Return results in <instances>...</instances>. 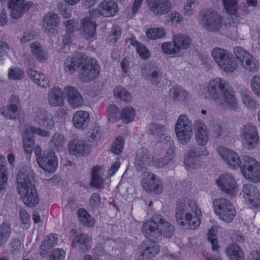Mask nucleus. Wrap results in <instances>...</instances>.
I'll use <instances>...</instances> for the list:
<instances>
[{
	"instance_id": "38",
	"label": "nucleus",
	"mask_w": 260,
	"mask_h": 260,
	"mask_svg": "<svg viewBox=\"0 0 260 260\" xmlns=\"http://www.w3.org/2000/svg\"><path fill=\"white\" fill-rule=\"evenodd\" d=\"M170 96L175 102L185 101L188 97L186 90L180 87L173 86L169 90Z\"/></svg>"
},
{
	"instance_id": "6",
	"label": "nucleus",
	"mask_w": 260,
	"mask_h": 260,
	"mask_svg": "<svg viewBox=\"0 0 260 260\" xmlns=\"http://www.w3.org/2000/svg\"><path fill=\"white\" fill-rule=\"evenodd\" d=\"M192 123L185 114L180 115L175 125V132L178 141L182 145L187 144L193 136Z\"/></svg>"
},
{
	"instance_id": "7",
	"label": "nucleus",
	"mask_w": 260,
	"mask_h": 260,
	"mask_svg": "<svg viewBox=\"0 0 260 260\" xmlns=\"http://www.w3.org/2000/svg\"><path fill=\"white\" fill-rule=\"evenodd\" d=\"M241 172L245 178L252 182L260 181V162L253 157L243 155Z\"/></svg>"
},
{
	"instance_id": "14",
	"label": "nucleus",
	"mask_w": 260,
	"mask_h": 260,
	"mask_svg": "<svg viewBox=\"0 0 260 260\" xmlns=\"http://www.w3.org/2000/svg\"><path fill=\"white\" fill-rule=\"evenodd\" d=\"M145 178L142 182V186L147 192H153L156 194L162 193L164 189L162 183L160 179L155 175L146 172Z\"/></svg>"
},
{
	"instance_id": "37",
	"label": "nucleus",
	"mask_w": 260,
	"mask_h": 260,
	"mask_svg": "<svg viewBox=\"0 0 260 260\" xmlns=\"http://www.w3.org/2000/svg\"><path fill=\"white\" fill-rule=\"evenodd\" d=\"M31 51L35 57L40 61H45L48 59V53L41 44L37 42L30 44Z\"/></svg>"
},
{
	"instance_id": "29",
	"label": "nucleus",
	"mask_w": 260,
	"mask_h": 260,
	"mask_svg": "<svg viewBox=\"0 0 260 260\" xmlns=\"http://www.w3.org/2000/svg\"><path fill=\"white\" fill-rule=\"evenodd\" d=\"M59 18L57 14L48 13L44 18L43 27L48 35L54 34L57 31L59 23Z\"/></svg>"
},
{
	"instance_id": "58",
	"label": "nucleus",
	"mask_w": 260,
	"mask_h": 260,
	"mask_svg": "<svg viewBox=\"0 0 260 260\" xmlns=\"http://www.w3.org/2000/svg\"><path fill=\"white\" fill-rule=\"evenodd\" d=\"M64 67L66 72L72 74L76 71L78 66L73 57H68L64 61Z\"/></svg>"
},
{
	"instance_id": "12",
	"label": "nucleus",
	"mask_w": 260,
	"mask_h": 260,
	"mask_svg": "<svg viewBox=\"0 0 260 260\" xmlns=\"http://www.w3.org/2000/svg\"><path fill=\"white\" fill-rule=\"evenodd\" d=\"M242 136L244 140L245 147L249 150L257 147L259 142V136L256 127L251 123L243 126Z\"/></svg>"
},
{
	"instance_id": "50",
	"label": "nucleus",
	"mask_w": 260,
	"mask_h": 260,
	"mask_svg": "<svg viewBox=\"0 0 260 260\" xmlns=\"http://www.w3.org/2000/svg\"><path fill=\"white\" fill-rule=\"evenodd\" d=\"M135 117V110L131 107H126L121 112V118L125 123L131 122Z\"/></svg>"
},
{
	"instance_id": "20",
	"label": "nucleus",
	"mask_w": 260,
	"mask_h": 260,
	"mask_svg": "<svg viewBox=\"0 0 260 260\" xmlns=\"http://www.w3.org/2000/svg\"><path fill=\"white\" fill-rule=\"evenodd\" d=\"M242 191L250 208H257L260 206V194L256 186L250 184L244 185Z\"/></svg>"
},
{
	"instance_id": "43",
	"label": "nucleus",
	"mask_w": 260,
	"mask_h": 260,
	"mask_svg": "<svg viewBox=\"0 0 260 260\" xmlns=\"http://www.w3.org/2000/svg\"><path fill=\"white\" fill-rule=\"evenodd\" d=\"M147 37L151 40L161 39L166 35V30L162 27H152L148 28L146 32Z\"/></svg>"
},
{
	"instance_id": "39",
	"label": "nucleus",
	"mask_w": 260,
	"mask_h": 260,
	"mask_svg": "<svg viewBox=\"0 0 260 260\" xmlns=\"http://www.w3.org/2000/svg\"><path fill=\"white\" fill-rule=\"evenodd\" d=\"M173 41L180 51L181 49L189 48L191 44L189 37L184 34H178L174 36Z\"/></svg>"
},
{
	"instance_id": "62",
	"label": "nucleus",
	"mask_w": 260,
	"mask_h": 260,
	"mask_svg": "<svg viewBox=\"0 0 260 260\" xmlns=\"http://www.w3.org/2000/svg\"><path fill=\"white\" fill-rule=\"evenodd\" d=\"M78 67L82 66L88 62L89 58H88L87 55L83 52H78L75 53L73 57Z\"/></svg>"
},
{
	"instance_id": "22",
	"label": "nucleus",
	"mask_w": 260,
	"mask_h": 260,
	"mask_svg": "<svg viewBox=\"0 0 260 260\" xmlns=\"http://www.w3.org/2000/svg\"><path fill=\"white\" fill-rule=\"evenodd\" d=\"M153 160V156L147 149L142 148L136 154L135 165L137 170L142 171L146 169L147 166L151 165Z\"/></svg>"
},
{
	"instance_id": "23",
	"label": "nucleus",
	"mask_w": 260,
	"mask_h": 260,
	"mask_svg": "<svg viewBox=\"0 0 260 260\" xmlns=\"http://www.w3.org/2000/svg\"><path fill=\"white\" fill-rule=\"evenodd\" d=\"M71 154L77 156H86L89 154L91 147L86 142L80 140H74L68 144Z\"/></svg>"
},
{
	"instance_id": "26",
	"label": "nucleus",
	"mask_w": 260,
	"mask_h": 260,
	"mask_svg": "<svg viewBox=\"0 0 260 260\" xmlns=\"http://www.w3.org/2000/svg\"><path fill=\"white\" fill-rule=\"evenodd\" d=\"M207 154L208 151L206 147H197L190 150L185 156L184 159V163L191 168H197L200 165V156H206Z\"/></svg>"
},
{
	"instance_id": "5",
	"label": "nucleus",
	"mask_w": 260,
	"mask_h": 260,
	"mask_svg": "<svg viewBox=\"0 0 260 260\" xmlns=\"http://www.w3.org/2000/svg\"><path fill=\"white\" fill-rule=\"evenodd\" d=\"M211 55L215 62L223 71L233 72L237 68V63L231 52L221 48L212 49Z\"/></svg>"
},
{
	"instance_id": "2",
	"label": "nucleus",
	"mask_w": 260,
	"mask_h": 260,
	"mask_svg": "<svg viewBox=\"0 0 260 260\" xmlns=\"http://www.w3.org/2000/svg\"><path fill=\"white\" fill-rule=\"evenodd\" d=\"M202 214L195 200L188 198L177 200L175 217L179 225L187 229H197L201 224L200 217Z\"/></svg>"
},
{
	"instance_id": "30",
	"label": "nucleus",
	"mask_w": 260,
	"mask_h": 260,
	"mask_svg": "<svg viewBox=\"0 0 260 260\" xmlns=\"http://www.w3.org/2000/svg\"><path fill=\"white\" fill-rule=\"evenodd\" d=\"M47 100L51 106L62 107L64 101L61 88L58 86L52 87L48 93Z\"/></svg>"
},
{
	"instance_id": "36",
	"label": "nucleus",
	"mask_w": 260,
	"mask_h": 260,
	"mask_svg": "<svg viewBox=\"0 0 260 260\" xmlns=\"http://www.w3.org/2000/svg\"><path fill=\"white\" fill-rule=\"evenodd\" d=\"M225 252L231 260H245L243 252L237 244H230Z\"/></svg>"
},
{
	"instance_id": "49",
	"label": "nucleus",
	"mask_w": 260,
	"mask_h": 260,
	"mask_svg": "<svg viewBox=\"0 0 260 260\" xmlns=\"http://www.w3.org/2000/svg\"><path fill=\"white\" fill-rule=\"evenodd\" d=\"M115 96L120 99L121 101L128 103L132 100V96L126 89L122 86L116 87L113 91Z\"/></svg>"
},
{
	"instance_id": "59",
	"label": "nucleus",
	"mask_w": 260,
	"mask_h": 260,
	"mask_svg": "<svg viewBox=\"0 0 260 260\" xmlns=\"http://www.w3.org/2000/svg\"><path fill=\"white\" fill-rule=\"evenodd\" d=\"M252 91L257 96L260 97V76L255 75L251 80Z\"/></svg>"
},
{
	"instance_id": "25",
	"label": "nucleus",
	"mask_w": 260,
	"mask_h": 260,
	"mask_svg": "<svg viewBox=\"0 0 260 260\" xmlns=\"http://www.w3.org/2000/svg\"><path fill=\"white\" fill-rule=\"evenodd\" d=\"M148 135L154 137L160 142L170 140L171 137L167 134L166 126L160 123H150L148 125Z\"/></svg>"
},
{
	"instance_id": "1",
	"label": "nucleus",
	"mask_w": 260,
	"mask_h": 260,
	"mask_svg": "<svg viewBox=\"0 0 260 260\" xmlns=\"http://www.w3.org/2000/svg\"><path fill=\"white\" fill-rule=\"evenodd\" d=\"M206 98L212 100L219 106H225L232 111L239 109L238 100L233 87L220 78L211 80L207 86Z\"/></svg>"
},
{
	"instance_id": "57",
	"label": "nucleus",
	"mask_w": 260,
	"mask_h": 260,
	"mask_svg": "<svg viewBox=\"0 0 260 260\" xmlns=\"http://www.w3.org/2000/svg\"><path fill=\"white\" fill-rule=\"evenodd\" d=\"M124 145V140L122 137H118L112 144L111 151L116 154H119L122 151Z\"/></svg>"
},
{
	"instance_id": "46",
	"label": "nucleus",
	"mask_w": 260,
	"mask_h": 260,
	"mask_svg": "<svg viewBox=\"0 0 260 260\" xmlns=\"http://www.w3.org/2000/svg\"><path fill=\"white\" fill-rule=\"evenodd\" d=\"M78 219L82 224L88 227H91L94 225V219L91 217L86 210L80 209L78 210Z\"/></svg>"
},
{
	"instance_id": "47",
	"label": "nucleus",
	"mask_w": 260,
	"mask_h": 260,
	"mask_svg": "<svg viewBox=\"0 0 260 260\" xmlns=\"http://www.w3.org/2000/svg\"><path fill=\"white\" fill-rule=\"evenodd\" d=\"M102 136L101 127L95 124L89 131L87 134L88 141L93 144H96L99 142Z\"/></svg>"
},
{
	"instance_id": "44",
	"label": "nucleus",
	"mask_w": 260,
	"mask_h": 260,
	"mask_svg": "<svg viewBox=\"0 0 260 260\" xmlns=\"http://www.w3.org/2000/svg\"><path fill=\"white\" fill-rule=\"evenodd\" d=\"M11 232L10 224L4 222L0 225V246L2 247L8 240Z\"/></svg>"
},
{
	"instance_id": "56",
	"label": "nucleus",
	"mask_w": 260,
	"mask_h": 260,
	"mask_svg": "<svg viewBox=\"0 0 260 260\" xmlns=\"http://www.w3.org/2000/svg\"><path fill=\"white\" fill-rule=\"evenodd\" d=\"M8 75L11 79L19 80L24 78V73L19 68L14 67L9 69Z\"/></svg>"
},
{
	"instance_id": "18",
	"label": "nucleus",
	"mask_w": 260,
	"mask_h": 260,
	"mask_svg": "<svg viewBox=\"0 0 260 260\" xmlns=\"http://www.w3.org/2000/svg\"><path fill=\"white\" fill-rule=\"evenodd\" d=\"M34 120L40 126L52 129L54 121L52 114L47 111L40 108L36 107L33 109Z\"/></svg>"
},
{
	"instance_id": "61",
	"label": "nucleus",
	"mask_w": 260,
	"mask_h": 260,
	"mask_svg": "<svg viewBox=\"0 0 260 260\" xmlns=\"http://www.w3.org/2000/svg\"><path fill=\"white\" fill-rule=\"evenodd\" d=\"M8 176L6 168L4 165H0V191L4 190L7 185Z\"/></svg>"
},
{
	"instance_id": "63",
	"label": "nucleus",
	"mask_w": 260,
	"mask_h": 260,
	"mask_svg": "<svg viewBox=\"0 0 260 260\" xmlns=\"http://www.w3.org/2000/svg\"><path fill=\"white\" fill-rule=\"evenodd\" d=\"M163 143L169 147L167 150L166 156L167 158H170V160L171 161L174 156L175 146L174 141L171 137L169 141L167 140L165 141V142H163Z\"/></svg>"
},
{
	"instance_id": "21",
	"label": "nucleus",
	"mask_w": 260,
	"mask_h": 260,
	"mask_svg": "<svg viewBox=\"0 0 260 260\" xmlns=\"http://www.w3.org/2000/svg\"><path fill=\"white\" fill-rule=\"evenodd\" d=\"M217 152L229 167L236 168L242 166L243 156L240 158L238 154L234 151L220 146L218 147Z\"/></svg>"
},
{
	"instance_id": "51",
	"label": "nucleus",
	"mask_w": 260,
	"mask_h": 260,
	"mask_svg": "<svg viewBox=\"0 0 260 260\" xmlns=\"http://www.w3.org/2000/svg\"><path fill=\"white\" fill-rule=\"evenodd\" d=\"M65 251L61 248H55L51 250L47 255L46 260H64Z\"/></svg>"
},
{
	"instance_id": "48",
	"label": "nucleus",
	"mask_w": 260,
	"mask_h": 260,
	"mask_svg": "<svg viewBox=\"0 0 260 260\" xmlns=\"http://www.w3.org/2000/svg\"><path fill=\"white\" fill-rule=\"evenodd\" d=\"M99 168L97 167H93L92 171V180L90 185L98 189L104 188V180L99 174Z\"/></svg>"
},
{
	"instance_id": "31",
	"label": "nucleus",
	"mask_w": 260,
	"mask_h": 260,
	"mask_svg": "<svg viewBox=\"0 0 260 260\" xmlns=\"http://www.w3.org/2000/svg\"><path fill=\"white\" fill-rule=\"evenodd\" d=\"M27 74L34 83L44 88L49 87L48 78L44 74L31 69H29L27 70Z\"/></svg>"
},
{
	"instance_id": "40",
	"label": "nucleus",
	"mask_w": 260,
	"mask_h": 260,
	"mask_svg": "<svg viewBox=\"0 0 260 260\" xmlns=\"http://www.w3.org/2000/svg\"><path fill=\"white\" fill-rule=\"evenodd\" d=\"M140 256L143 258H151L156 255L159 251V246L157 244H151L150 245L143 244L141 245Z\"/></svg>"
},
{
	"instance_id": "52",
	"label": "nucleus",
	"mask_w": 260,
	"mask_h": 260,
	"mask_svg": "<svg viewBox=\"0 0 260 260\" xmlns=\"http://www.w3.org/2000/svg\"><path fill=\"white\" fill-rule=\"evenodd\" d=\"M66 139L63 135L60 133L54 134L50 141V145L57 149L62 148L65 143Z\"/></svg>"
},
{
	"instance_id": "60",
	"label": "nucleus",
	"mask_w": 260,
	"mask_h": 260,
	"mask_svg": "<svg viewBox=\"0 0 260 260\" xmlns=\"http://www.w3.org/2000/svg\"><path fill=\"white\" fill-rule=\"evenodd\" d=\"M237 9L234 11H226L228 15L226 18L227 23L229 24H238L241 21V17L237 14Z\"/></svg>"
},
{
	"instance_id": "28",
	"label": "nucleus",
	"mask_w": 260,
	"mask_h": 260,
	"mask_svg": "<svg viewBox=\"0 0 260 260\" xmlns=\"http://www.w3.org/2000/svg\"><path fill=\"white\" fill-rule=\"evenodd\" d=\"M67 101L73 108H79L83 105V98L78 90L73 86H67L64 88Z\"/></svg>"
},
{
	"instance_id": "10",
	"label": "nucleus",
	"mask_w": 260,
	"mask_h": 260,
	"mask_svg": "<svg viewBox=\"0 0 260 260\" xmlns=\"http://www.w3.org/2000/svg\"><path fill=\"white\" fill-rule=\"evenodd\" d=\"M100 73V66L95 59L90 58L87 63L81 66L79 70V80L88 83L96 79Z\"/></svg>"
},
{
	"instance_id": "19",
	"label": "nucleus",
	"mask_w": 260,
	"mask_h": 260,
	"mask_svg": "<svg viewBox=\"0 0 260 260\" xmlns=\"http://www.w3.org/2000/svg\"><path fill=\"white\" fill-rule=\"evenodd\" d=\"M25 0H9L8 8L11 10V15L15 19H17L28 11L32 6L31 2H25Z\"/></svg>"
},
{
	"instance_id": "4",
	"label": "nucleus",
	"mask_w": 260,
	"mask_h": 260,
	"mask_svg": "<svg viewBox=\"0 0 260 260\" xmlns=\"http://www.w3.org/2000/svg\"><path fill=\"white\" fill-rule=\"evenodd\" d=\"M34 173L30 169L22 170L17 177V189L24 204L34 207L39 203V198L34 183Z\"/></svg>"
},
{
	"instance_id": "24",
	"label": "nucleus",
	"mask_w": 260,
	"mask_h": 260,
	"mask_svg": "<svg viewBox=\"0 0 260 260\" xmlns=\"http://www.w3.org/2000/svg\"><path fill=\"white\" fill-rule=\"evenodd\" d=\"M193 128L198 144L202 146L206 145L209 138V131L206 125L201 120H197L194 122Z\"/></svg>"
},
{
	"instance_id": "15",
	"label": "nucleus",
	"mask_w": 260,
	"mask_h": 260,
	"mask_svg": "<svg viewBox=\"0 0 260 260\" xmlns=\"http://www.w3.org/2000/svg\"><path fill=\"white\" fill-rule=\"evenodd\" d=\"M39 167L46 172H54L56 170L58 159L52 150L45 151L42 156L36 159Z\"/></svg>"
},
{
	"instance_id": "3",
	"label": "nucleus",
	"mask_w": 260,
	"mask_h": 260,
	"mask_svg": "<svg viewBox=\"0 0 260 260\" xmlns=\"http://www.w3.org/2000/svg\"><path fill=\"white\" fill-rule=\"evenodd\" d=\"M174 231V228L171 223L160 215L153 216L151 220L145 222L142 226L145 237L154 243L160 241L162 236L171 237Z\"/></svg>"
},
{
	"instance_id": "11",
	"label": "nucleus",
	"mask_w": 260,
	"mask_h": 260,
	"mask_svg": "<svg viewBox=\"0 0 260 260\" xmlns=\"http://www.w3.org/2000/svg\"><path fill=\"white\" fill-rule=\"evenodd\" d=\"M89 16L81 18L78 25L82 36L86 39H90L94 36L97 24L95 19L98 18L92 10L89 11Z\"/></svg>"
},
{
	"instance_id": "35",
	"label": "nucleus",
	"mask_w": 260,
	"mask_h": 260,
	"mask_svg": "<svg viewBox=\"0 0 260 260\" xmlns=\"http://www.w3.org/2000/svg\"><path fill=\"white\" fill-rule=\"evenodd\" d=\"M91 240V238L87 234H80L77 235L74 238L72 243V246L75 248L76 247V244H79L82 246V247L81 248V251L82 252H85L90 248L89 243L90 242Z\"/></svg>"
},
{
	"instance_id": "34",
	"label": "nucleus",
	"mask_w": 260,
	"mask_h": 260,
	"mask_svg": "<svg viewBox=\"0 0 260 260\" xmlns=\"http://www.w3.org/2000/svg\"><path fill=\"white\" fill-rule=\"evenodd\" d=\"M210 128L212 135L216 138H224L228 135L227 128L223 125L222 122L220 120H212Z\"/></svg>"
},
{
	"instance_id": "53",
	"label": "nucleus",
	"mask_w": 260,
	"mask_h": 260,
	"mask_svg": "<svg viewBox=\"0 0 260 260\" xmlns=\"http://www.w3.org/2000/svg\"><path fill=\"white\" fill-rule=\"evenodd\" d=\"M217 228L216 226H212L208 232V240L212 245V250L214 251H218L219 248V246L218 244L217 238L216 237Z\"/></svg>"
},
{
	"instance_id": "8",
	"label": "nucleus",
	"mask_w": 260,
	"mask_h": 260,
	"mask_svg": "<svg viewBox=\"0 0 260 260\" xmlns=\"http://www.w3.org/2000/svg\"><path fill=\"white\" fill-rule=\"evenodd\" d=\"M215 212L219 218L226 223L231 222L234 218L236 210L232 203L226 199H216L213 201Z\"/></svg>"
},
{
	"instance_id": "32",
	"label": "nucleus",
	"mask_w": 260,
	"mask_h": 260,
	"mask_svg": "<svg viewBox=\"0 0 260 260\" xmlns=\"http://www.w3.org/2000/svg\"><path fill=\"white\" fill-rule=\"evenodd\" d=\"M90 119L89 114L84 111H78L73 115V121L75 126L78 128H86Z\"/></svg>"
},
{
	"instance_id": "64",
	"label": "nucleus",
	"mask_w": 260,
	"mask_h": 260,
	"mask_svg": "<svg viewBox=\"0 0 260 260\" xmlns=\"http://www.w3.org/2000/svg\"><path fill=\"white\" fill-rule=\"evenodd\" d=\"M153 72L147 80L152 85H157L161 81L162 77L161 72L158 67H157V70H155Z\"/></svg>"
},
{
	"instance_id": "33",
	"label": "nucleus",
	"mask_w": 260,
	"mask_h": 260,
	"mask_svg": "<svg viewBox=\"0 0 260 260\" xmlns=\"http://www.w3.org/2000/svg\"><path fill=\"white\" fill-rule=\"evenodd\" d=\"M58 238L55 235H50L42 242L40 250V254L43 257L50 251L51 248L57 244Z\"/></svg>"
},
{
	"instance_id": "45",
	"label": "nucleus",
	"mask_w": 260,
	"mask_h": 260,
	"mask_svg": "<svg viewBox=\"0 0 260 260\" xmlns=\"http://www.w3.org/2000/svg\"><path fill=\"white\" fill-rule=\"evenodd\" d=\"M241 95L243 104L247 108L253 110L256 108L257 102L251 96L249 91L245 89L242 90Z\"/></svg>"
},
{
	"instance_id": "42",
	"label": "nucleus",
	"mask_w": 260,
	"mask_h": 260,
	"mask_svg": "<svg viewBox=\"0 0 260 260\" xmlns=\"http://www.w3.org/2000/svg\"><path fill=\"white\" fill-rule=\"evenodd\" d=\"M20 108L17 105H9L2 107L1 111L2 114L6 118L15 119L17 117V112L19 111Z\"/></svg>"
},
{
	"instance_id": "41",
	"label": "nucleus",
	"mask_w": 260,
	"mask_h": 260,
	"mask_svg": "<svg viewBox=\"0 0 260 260\" xmlns=\"http://www.w3.org/2000/svg\"><path fill=\"white\" fill-rule=\"evenodd\" d=\"M243 67L247 71L256 72L258 69V63L257 59L250 54L241 62Z\"/></svg>"
},
{
	"instance_id": "16",
	"label": "nucleus",
	"mask_w": 260,
	"mask_h": 260,
	"mask_svg": "<svg viewBox=\"0 0 260 260\" xmlns=\"http://www.w3.org/2000/svg\"><path fill=\"white\" fill-rule=\"evenodd\" d=\"M216 183L223 192L232 197L236 195L237 184L232 175L228 173L221 174L216 180Z\"/></svg>"
},
{
	"instance_id": "27",
	"label": "nucleus",
	"mask_w": 260,
	"mask_h": 260,
	"mask_svg": "<svg viewBox=\"0 0 260 260\" xmlns=\"http://www.w3.org/2000/svg\"><path fill=\"white\" fill-rule=\"evenodd\" d=\"M148 5L151 12L155 15L168 13L172 9V4L168 0H149Z\"/></svg>"
},
{
	"instance_id": "54",
	"label": "nucleus",
	"mask_w": 260,
	"mask_h": 260,
	"mask_svg": "<svg viewBox=\"0 0 260 260\" xmlns=\"http://www.w3.org/2000/svg\"><path fill=\"white\" fill-rule=\"evenodd\" d=\"M157 66L154 64L149 63L145 64L142 67L141 74L142 76L146 80L152 75L155 70H157Z\"/></svg>"
},
{
	"instance_id": "9",
	"label": "nucleus",
	"mask_w": 260,
	"mask_h": 260,
	"mask_svg": "<svg viewBox=\"0 0 260 260\" xmlns=\"http://www.w3.org/2000/svg\"><path fill=\"white\" fill-rule=\"evenodd\" d=\"M200 17L201 25L208 31H217L221 26V17L212 9L203 10L200 13Z\"/></svg>"
},
{
	"instance_id": "55",
	"label": "nucleus",
	"mask_w": 260,
	"mask_h": 260,
	"mask_svg": "<svg viewBox=\"0 0 260 260\" xmlns=\"http://www.w3.org/2000/svg\"><path fill=\"white\" fill-rule=\"evenodd\" d=\"M162 50L167 54H175L179 52L178 48L175 45L174 41L173 42H165L161 46Z\"/></svg>"
},
{
	"instance_id": "17",
	"label": "nucleus",
	"mask_w": 260,
	"mask_h": 260,
	"mask_svg": "<svg viewBox=\"0 0 260 260\" xmlns=\"http://www.w3.org/2000/svg\"><path fill=\"white\" fill-rule=\"evenodd\" d=\"M99 17L100 16L104 17L114 16L118 12L117 4L114 1L104 0L101 2L96 9L91 10Z\"/></svg>"
},
{
	"instance_id": "13",
	"label": "nucleus",
	"mask_w": 260,
	"mask_h": 260,
	"mask_svg": "<svg viewBox=\"0 0 260 260\" xmlns=\"http://www.w3.org/2000/svg\"><path fill=\"white\" fill-rule=\"evenodd\" d=\"M34 134L44 137H49L50 135L49 132L44 131L40 128L35 126L28 127L23 136V147L25 151L28 154L31 153L35 145Z\"/></svg>"
}]
</instances>
